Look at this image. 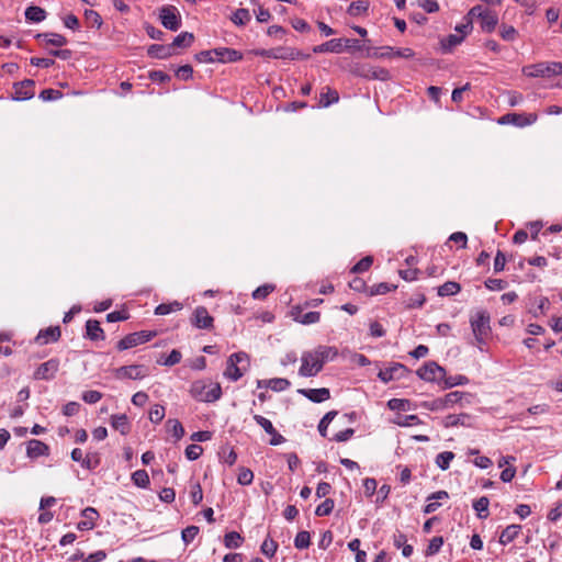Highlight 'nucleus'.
<instances>
[{
  "label": "nucleus",
  "instance_id": "1",
  "mask_svg": "<svg viewBox=\"0 0 562 562\" xmlns=\"http://www.w3.org/2000/svg\"><path fill=\"white\" fill-rule=\"evenodd\" d=\"M338 350L333 346L319 345L313 350L304 351L301 356L299 374L305 378L315 376L326 362L337 358Z\"/></svg>",
  "mask_w": 562,
  "mask_h": 562
},
{
  "label": "nucleus",
  "instance_id": "2",
  "mask_svg": "<svg viewBox=\"0 0 562 562\" xmlns=\"http://www.w3.org/2000/svg\"><path fill=\"white\" fill-rule=\"evenodd\" d=\"M470 325L475 339V344L480 350H483L484 345L492 334L491 316L485 310H477L470 316Z\"/></svg>",
  "mask_w": 562,
  "mask_h": 562
},
{
  "label": "nucleus",
  "instance_id": "3",
  "mask_svg": "<svg viewBox=\"0 0 562 562\" xmlns=\"http://www.w3.org/2000/svg\"><path fill=\"white\" fill-rule=\"evenodd\" d=\"M190 394L193 398L200 402H215L220 400L222 395V389L220 383L198 380L191 384Z\"/></svg>",
  "mask_w": 562,
  "mask_h": 562
},
{
  "label": "nucleus",
  "instance_id": "4",
  "mask_svg": "<svg viewBox=\"0 0 562 562\" xmlns=\"http://www.w3.org/2000/svg\"><path fill=\"white\" fill-rule=\"evenodd\" d=\"M249 368V357L246 352L239 351L229 356L224 375L232 380H239Z\"/></svg>",
  "mask_w": 562,
  "mask_h": 562
},
{
  "label": "nucleus",
  "instance_id": "5",
  "mask_svg": "<svg viewBox=\"0 0 562 562\" xmlns=\"http://www.w3.org/2000/svg\"><path fill=\"white\" fill-rule=\"evenodd\" d=\"M156 336V331L140 330L132 333L123 337L116 345L119 350H127L138 345L151 340Z\"/></svg>",
  "mask_w": 562,
  "mask_h": 562
},
{
  "label": "nucleus",
  "instance_id": "6",
  "mask_svg": "<svg viewBox=\"0 0 562 562\" xmlns=\"http://www.w3.org/2000/svg\"><path fill=\"white\" fill-rule=\"evenodd\" d=\"M417 375L428 382H443L446 370L435 361H428L417 370Z\"/></svg>",
  "mask_w": 562,
  "mask_h": 562
},
{
  "label": "nucleus",
  "instance_id": "7",
  "mask_svg": "<svg viewBox=\"0 0 562 562\" xmlns=\"http://www.w3.org/2000/svg\"><path fill=\"white\" fill-rule=\"evenodd\" d=\"M521 72L529 78H550L554 76V69H552V61H541L524 66Z\"/></svg>",
  "mask_w": 562,
  "mask_h": 562
},
{
  "label": "nucleus",
  "instance_id": "8",
  "mask_svg": "<svg viewBox=\"0 0 562 562\" xmlns=\"http://www.w3.org/2000/svg\"><path fill=\"white\" fill-rule=\"evenodd\" d=\"M161 24L171 31H177L181 25V16L179 10L173 5L162 7L160 10Z\"/></svg>",
  "mask_w": 562,
  "mask_h": 562
},
{
  "label": "nucleus",
  "instance_id": "9",
  "mask_svg": "<svg viewBox=\"0 0 562 562\" xmlns=\"http://www.w3.org/2000/svg\"><path fill=\"white\" fill-rule=\"evenodd\" d=\"M353 72L366 79H375L381 81L389 80L391 77L387 69L370 65H359L355 68Z\"/></svg>",
  "mask_w": 562,
  "mask_h": 562
},
{
  "label": "nucleus",
  "instance_id": "10",
  "mask_svg": "<svg viewBox=\"0 0 562 562\" xmlns=\"http://www.w3.org/2000/svg\"><path fill=\"white\" fill-rule=\"evenodd\" d=\"M148 375L147 369L144 366L139 364H131L120 367L114 370V376L116 379H131V380H142Z\"/></svg>",
  "mask_w": 562,
  "mask_h": 562
},
{
  "label": "nucleus",
  "instance_id": "11",
  "mask_svg": "<svg viewBox=\"0 0 562 562\" xmlns=\"http://www.w3.org/2000/svg\"><path fill=\"white\" fill-rule=\"evenodd\" d=\"M256 55L268 57V58H274V59H296L301 57V53L292 49V48H284V47H277L271 49H258L255 52Z\"/></svg>",
  "mask_w": 562,
  "mask_h": 562
},
{
  "label": "nucleus",
  "instance_id": "12",
  "mask_svg": "<svg viewBox=\"0 0 562 562\" xmlns=\"http://www.w3.org/2000/svg\"><path fill=\"white\" fill-rule=\"evenodd\" d=\"M59 364L60 363L58 359H49L37 367V369L34 371L33 378L35 380H52L58 372Z\"/></svg>",
  "mask_w": 562,
  "mask_h": 562
},
{
  "label": "nucleus",
  "instance_id": "13",
  "mask_svg": "<svg viewBox=\"0 0 562 562\" xmlns=\"http://www.w3.org/2000/svg\"><path fill=\"white\" fill-rule=\"evenodd\" d=\"M538 116L537 114L529 113V114H518V113H508L506 115H503L499 120V124H513L519 127H525L528 125L533 124L537 121Z\"/></svg>",
  "mask_w": 562,
  "mask_h": 562
},
{
  "label": "nucleus",
  "instance_id": "14",
  "mask_svg": "<svg viewBox=\"0 0 562 562\" xmlns=\"http://www.w3.org/2000/svg\"><path fill=\"white\" fill-rule=\"evenodd\" d=\"M191 323L196 328L211 329L213 328L214 318L204 306H198L192 314Z\"/></svg>",
  "mask_w": 562,
  "mask_h": 562
},
{
  "label": "nucleus",
  "instance_id": "15",
  "mask_svg": "<svg viewBox=\"0 0 562 562\" xmlns=\"http://www.w3.org/2000/svg\"><path fill=\"white\" fill-rule=\"evenodd\" d=\"M202 55H214L216 60L223 63H234L243 58V54L233 48H215L213 50L202 52Z\"/></svg>",
  "mask_w": 562,
  "mask_h": 562
},
{
  "label": "nucleus",
  "instance_id": "16",
  "mask_svg": "<svg viewBox=\"0 0 562 562\" xmlns=\"http://www.w3.org/2000/svg\"><path fill=\"white\" fill-rule=\"evenodd\" d=\"M34 81L31 79L23 80L21 82H16L13 86L14 90V100H29L34 95Z\"/></svg>",
  "mask_w": 562,
  "mask_h": 562
},
{
  "label": "nucleus",
  "instance_id": "17",
  "mask_svg": "<svg viewBox=\"0 0 562 562\" xmlns=\"http://www.w3.org/2000/svg\"><path fill=\"white\" fill-rule=\"evenodd\" d=\"M405 370L406 369L403 364L392 363L391 366L381 369L378 373V376L381 381L387 383L392 380L400 379L404 374Z\"/></svg>",
  "mask_w": 562,
  "mask_h": 562
},
{
  "label": "nucleus",
  "instance_id": "18",
  "mask_svg": "<svg viewBox=\"0 0 562 562\" xmlns=\"http://www.w3.org/2000/svg\"><path fill=\"white\" fill-rule=\"evenodd\" d=\"M26 454L31 459L49 454V447L37 439H31L26 442Z\"/></svg>",
  "mask_w": 562,
  "mask_h": 562
},
{
  "label": "nucleus",
  "instance_id": "19",
  "mask_svg": "<svg viewBox=\"0 0 562 562\" xmlns=\"http://www.w3.org/2000/svg\"><path fill=\"white\" fill-rule=\"evenodd\" d=\"M299 392L314 403H322L330 397V392L327 387L303 389Z\"/></svg>",
  "mask_w": 562,
  "mask_h": 562
},
{
  "label": "nucleus",
  "instance_id": "20",
  "mask_svg": "<svg viewBox=\"0 0 562 562\" xmlns=\"http://www.w3.org/2000/svg\"><path fill=\"white\" fill-rule=\"evenodd\" d=\"M314 53H336L339 54L344 52V40L342 38H334L328 42H325L321 45H317L313 48Z\"/></svg>",
  "mask_w": 562,
  "mask_h": 562
},
{
  "label": "nucleus",
  "instance_id": "21",
  "mask_svg": "<svg viewBox=\"0 0 562 562\" xmlns=\"http://www.w3.org/2000/svg\"><path fill=\"white\" fill-rule=\"evenodd\" d=\"M81 516L85 518L79 521L77 528L79 530H90L94 527V522L99 517L98 512L92 507H87L81 512Z\"/></svg>",
  "mask_w": 562,
  "mask_h": 562
},
{
  "label": "nucleus",
  "instance_id": "22",
  "mask_svg": "<svg viewBox=\"0 0 562 562\" xmlns=\"http://www.w3.org/2000/svg\"><path fill=\"white\" fill-rule=\"evenodd\" d=\"M480 20L482 30L487 33L493 32L498 23L497 14L488 9H485V11L480 16Z\"/></svg>",
  "mask_w": 562,
  "mask_h": 562
},
{
  "label": "nucleus",
  "instance_id": "23",
  "mask_svg": "<svg viewBox=\"0 0 562 562\" xmlns=\"http://www.w3.org/2000/svg\"><path fill=\"white\" fill-rule=\"evenodd\" d=\"M448 497H449V495H448V493L446 491H438V492L432 493L427 498V504H426V506L424 508V513L425 514H430V513L436 512L441 506L439 501L440 499H447Z\"/></svg>",
  "mask_w": 562,
  "mask_h": 562
},
{
  "label": "nucleus",
  "instance_id": "24",
  "mask_svg": "<svg viewBox=\"0 0 562 562\" xmlns=\"http://www.w3.org/2000/svg\"><path fill=\"white\" fill-rule=\"evenodd\" d=\"M60 337L59 327H48L44 330H41L36 336V341L41 345H45L48 342L57 341Z\"/></svg>",
  "mask_w": 562,
  "mask_h": 562
},
{
  "label": "nucleus",
  "instance_id": "25",
  "mask_svg": "<svg viewBox=\"0 0 562 562\" xmlns=\"http://www.w3.org/2000/svg\"><path fill=\"white\" fill-rule=\"evenodd\" d=\"M339 101V94L336 90L325 87L319 94V106L327 108Z\"/></svg>",
  "mask_w": 562,
  "mask_h": 562
},
{
  "label": "nucleus",
  "instance_id": "26",
  "mask_svg": "<svg viewBox=\"0 0 562 562\" xmlns=\"http://www.w3.org/2000/svg\"><path fill=\"white\" fill-rule=\"evenodd\" d=\"M111 426L120 431L122 435L128 434L131 429V425L128 418L125 414L112 415L111 416Z\"/></svg>",
  "mask_w": 562,
  "mask_h": 562
},
{
  "label": "nucleus",
  "instance_id": "27",
  "mask_svg": "<svg viewBox=\"0 0 562 562\" xmlns=\"http://www.w3.org/2000/svg\"><path fill=\"white\" fill-rule=\"evenodd\" d=\"M87 336L91 340H101L104 338L103 329L100 326V323L95 319H89L86 323Z\"/></svg>",
  "mask_w": 562,
  "mask_h": 562
},
{
  "label": "nucleus",
  "instance_id": "28",
  "mask_svg": "<svg viewBox=\"0 0 562 562\" xmlns=\"http://www.w3.org/2000/svg\"><path fill=\"white\" fill-rule=\"evenodd\" d=\"M521 526L520 525H509L507 526L499 536V542L502 544H507L514 541L518 535L520 533Z\"/></svg>",
  "mask_w": 562,
  "mask_h": 562
},
{
  "label": "nucleus",
  "instance_id": "29",
  "mask_svg": "<svg viewBox=\"0 0 562 562\" xmlns=\"http://www.w3.org/2000/svg\"><path fill=\"white\" fill-rule=\"evenodd\" d=\"M267 386L273 391H284L290 386V382L286 379L274 378L268 381H258V387Z\"/></svg>",
  "mask_w": 562,
  "mask_h": 562
},
{
  "label": "nucleus",
  "instance_id": "30",
  "mask_svg": "<svg viewBox=\"0 0 562 562\" xmlns=\"http://www.w3.org/2000/svg\"><path fill=\"white\" fill-rule=\"evenodd\" d=\"M194 41V36L192 33H189V32H182L180 33L178 36L175 37L173 42L170 44V46L172 47V52L175 53V50L177 48H183V47H189L191 46V44L193 43Z\"/></svg>",
  "mask_w": 562,
  "mask_h": 562
},
{
  "label": "nucleus",
  "instance_id": "31",
  "mask_svg": "<svg viewBox=\"0 0 562 562\" xmlns=\"http://www.w3.org/2000/svg\"><path fill=\"white\" fill-rule=\"evenodd\" d=\"M183 308V304L179 301H173L170 303H161L155 308L156 315H167L173 312L181 311Z\"/></svg>",
  "mask_w": 562,
  "mask_h": 562
},
{
  "label": "nucleus",
  "instance_id": "32",
  "mask_svg": "<svg viewBox=\"0 0 562 562\" xmlns=\"http://www.w3.org/2000/svg\"><path fill=\"white\" fill-rule=\"evenodd\" d=\"M173 54L172 47L170 45H151L148 48V55L156 58H167Z\"/></svg>",
  "mask_w": 562,
  "mask_h": 562
},
{
  "label": "nucleus",
  "instance_id": "33",
  "mask_svg": "<svg viewBox=\"0 0 562 562\" xmlns=\"http://www.w3.org/2000/svg\"><path fill=\"white\" fill-rule=\"evenodd\" d=\"M463 35L460 34H450L447 37L440 41L441 48L445 52H451L453 47L461 44L463 42Z\"/></svg>",
  "mask_w": 562,
  "mask_h": 562
},
{
  "label": "nucleus",
  "instance_id": "34",
  "mask_svg": "<svg viewBox=\"0 0 562 562\" xmlns=\"http://www.w3.org/2000/svg\"><path fill=\"white\" fill-rule=\"evenodd\" d=\"M45 16H46L45 10L40 7L32 5L25 10L26 20L35 22V23L42 22L45 19Z\"/></svg>",
  "mask_w": 562,
  "mask_h": 562
},
{
  "label": "nucleus",
  "instance_id": "35",
  "mask_svg": "<svg viewBox=\"0 0 562 562\" xmlns=\"http://www.w3.org/2000/svg\"><path fill=\"white\" fill-rule=\"evenodd\" d=\"M168 432L172 434L176 440H179L184 435V428L178 419H168L166 423Z\"/></svg>",
  "mask_w": 562,
  "mask_h": 562
},
{
  "label": "nucleus",
  "instance_id": "36",
  "mask_svg": "<svg viewBox=\"0 0 562 562\" xmlns=\"http://www.w3.org/2000/svg\"><path fill=\"white\" fill-rule=\"evenodd\" d=\"M460 290H461V286L459 283L453 282V281H448L438 288V294L440 296H449V295H454V294L459 293Z\"/></svg>",
  "mask_w": 562,
  "mask_h": 562
},
{
  "label": "nucleus",
  "instance_id": "37",
  "mask_svg": "<svg viewBox=\"0 0 562 562\" xmlns=\"http://www.w3.org/2000/svg\"><path fill=\"white\" fill-rule=\"evenodd\" d=\"M85 21L88 26L100 29L102 26V18L101 15L93 10H86L85 11Z\"/></svg>",
  "mask_w": 562,
  "mask_h": 562
},
{
  "label": "nucleus",
  "instance_id": "38",
  "mask_svg": "<svg viewBox=\"0 0 562 562\" xmlns=\"http://www.w3.org/2000/svg\"><path fill=\"white\" fill-rule=\"evenodd\" d=\"M490 501L487 497L482 496L474 501L473 508L476 510L480 518H486L488 516Z\"/></svg>",
  "mask_w": 562,
  "mask_h": 562
},
{
  "label": "nucleus",
  "instance_id": "39",
  "mask_svg": "<svg viewBox=\"0 0 562 562\" xmlns=\"http://www.w3.org/2000/svg\"><path fill=\"white\" fill-rule=\"evenodd\" d=\"M37 37H43L47 44L58 47L64 46L67 43L66 37L57 33L38 34Z\"/></svg>",
  "mask_w": 562,
  "mask_h": 562
},
{
  "label": "nucleus",
  "instance_id": "40",
  "mask_svg": "<svg viewBox=\"0 0 562 562\" xmlns=\"http://www.w3.org/2000/svg\"><path fill=\"white\" fill-rule=\"evenodd\" d=\"M454 459V453L451 451H443L436 457V464L441 470H448L450 462Z\"/></svg>",
  "mask_w": 562,
  "mask_h": 562
},
{
  "label": "nucleus",
  "instance_id": "41",
  "mask_svg": "<svg viewBox=\"0 0 562 562\" xmlns=\"http://www.w3.org/2000/svg\"><path fill=\"white\" fill-rule=\"evenodd\" d=\"M133 483L142 488H146L149 485V476L145 470H137L132 474Z\"/></svg>",
  "mask_w": 562,
  "mask_h": 562
},
{
  "label": "nucleus",
  "instance_id": "42",
  "mask_svg": "<svg viewBox=\"0 0 562 562\" xmlns=\"http://www.w3.org/2000/svg\"><path fill=\"white\" fill-rule=\"evenodd\" d=\"M549 306V300L544 296H539L535 299V307L530 310L535 317L542 315L546 313Z\"/></svg>",
  "mask_w": 562,
  "mask_h": 562
},
{
  "label": "nucleus",
  "instance_id": "43",
  "mask_svg": "<svg viewBox=\"0 0 562 562\" xmlns=\"http://www.w3.org/2000/svg\"><path fill=\"white\" fill-rule=\"evenodd\" d=\"M232 21L236 25H245L250 21V13L247 9H238L233 13Z\"/></svg>",
  "mask_w": 562,
  "mask_h": 562
},
{
  "label": "nucleus",
  "instance_id": "44",
  "mask_svg": "<svg viewBox=\"0 0 562 562\" xmlns=\"http://www.w3.org/2000/svg\"><path fill=\"white\" fill-rule=\"evenodd\" d=\"M241 542L243 537L236 531H231L224 537V543L227 548H238L241 546Z\"/></svg>",
  "mask_w": 562,
  "mask_h": 562
},
{
  "label": "nucleus",
  "instance_id": "45",
  "mask_svg": "<svg viewBox=\"0 0 562 562\" xmlns=\"http://www.w3.org/2000/svg\"><path fill=\"white\" fill-rule=\"evenodd\" d=\"M334 501L330 498H326L322 504H319L315 509V515L323 517L328 516L334 509Z\"/></svg>",
  "mask_w": 562,
  "mask_h": 562
},
{
  "label": "nucleus",
  "instance_id": "46",
  "mask_svg": "<svg viewBox=\"0 0 562 562\" xmlns=\"http://www.w3.org/2000/svg\"><path fill=\"white\" fill-rule=\"evenodd\" d=\"M517 30L512 25L503 24L499 29V35L504 41L513 42L517 38Z\"/></svg>",
  "mask_w": 562,
  "mask_h": 562
},
{
  "label": "nucleus",
  "instance_id": "47",
  "mask_svg": "<svg viewBox=\"0 0 562 562\" xmlns=\"http://www.w3.org/2000/svg\"><path fill=\"white\" fill-rule=\"evenodd\" d=\"M464 393L459 391H453L448 394H446L443 397H441L442 403L445 405V408H448L452 406L453 404L460 402L463 397Z\"/></svg>",
  "mask_w": 562,
  "mask_h": 562
},
{
  "label": "nucleus",
  "instance_id": "48",
  "mask_svg": "<svg viewBox=\"0 0 562 562\" xmlns=\"http://www.w3.org/2000/svg\"><path fill=\"white\" fill-rule=\"evenodd\" d=\"M276 286L273 284H263L261 286H258L252 292V297L255 300H265L271 292H273Z\"/></svg>",
  "mask_w": 562,
  "mask_h": 562
},
{
  "label": "nucleus",
  "instance_id": "49",
  "mask_svg": "<svg viewBox=\"0 0 562 562\" xmlns=\"http://www.w3.org/2000/svg\"><path fill=\"white\" fill-rule=\"evenodd\" d=\"M165 417V407L162 405H154L149 411V419L151 423L159 424Z\"/></svg>",
  "mask_w": 562,
  "mask_h": 562
},
{
  "label": "nucleus",
  "instance_id": "50",
  "mask_svg": "<svg viewBox=\"0 0 562 562\" xmlns=\"http://www.w3.org/2000/svg\"><path fill=\"white\" fill-rule=\"evenodd\" d=\"M419 423H420V420H419L418 416H416V415L397 416L396 419L394 420V424L402 426V427L417 425Z\"/></svg>",
  "mask_w": 562,
  "mask_h": 562
},
{
  "label": "nucleus",
  "instance_id": "51",
  "mask_svg": "<svg viewBox=\"0 0 562 562\" xmlns=\"http://www.w3.org/2000/svg\"><path fill=\"white\" fill-rule=\"evenodd\" d=\"M369 8V4L367 1H356V2H352L349 8H348V13L350 15H360L362 13H364Z\"/></svg>",
  "mask_w": 562,
  "mask_h": 562
},
{
  "label": "nucleus",
  "instance_id": "52",
  "mask_svg": "<svg viewBox=\"0 0 562 562\" xmlns=\"http://www.w3.org/2000/svg\"><path fill=\"white\" fill-rule=\"evenodd\" d=\"M469 382L468 378L461 374L454 376H446L443 379V384L446 387H452L456 385H464Z\"/></svg>",
  "mask_w": 562,
  "mask_h": 562
},
{
  "label": "nucleus",
  "instance_id": "53",
  "mask_svg": "<svg viewBox=\"0 0 562 562\" xmlns=\"http://www.w3.org/2000/svg\"><path fill=\"white\" fill-rule=\"evenodd\" d=\"M384 49H389L392 52V55L394 57H400V58H413L415 56V53L412 48L409 47H403V48H393V47H390V46H386L384 47Z\"/></svg>",
  "mask_w": 562,
  "mask_h": 562
},
{
  "label": "nucleus",
  "instance_id": "54",
  "mask_svg": "<svg viewBox=\"0 0 562 562\" xmlns=\"http://www.w3.org/2000/svg\"><path fill=\"white\" fill-rule=\"evenodd\" d=\"M310 543L311 537L307 531H300L294 539V546L297 549H306L308 548Z\"/></svg>",
  "mask_w": 562,
  "mask_h": 562
},
{
  "label": "nucleus",
  "instance_id": "55",
  "mask_svg": "<svg viewBox=\"0 0 562 562\" xmlns=\"http://www.w3.org/2000/svg\"><path fill=\"white\" fill-rule=\"evenodd\" d=\"M337 415L336 412H328L319 422L318 424V431L323 437H326L327 428L330 424V422L334 419V417Z\"/></svg>",
  "mask_w": 562,
  "mask_h": 562
},
{
  "label": "nucleus",
  "instance_id": "56",
  "mask_svg": "<svg viewBox=\"0 0 562 562\" xmlns=\"http://www.w3.org/2000/svg\"><path fill=\"white\" fill-rule=\"evenodd\" d=\"M278 544L272 539H266L261 544V552L267 557H273L277 552Z\"/></svg>",
  "mask_w": 562,
  "mask_h": 562
},
{
  "label": "nucleus",
  "instance_id": "57",
  "mask_svg": "<svg viewBox=\"0 0 562 562\" xmlns=\"http://www.w3.org/2000/svg\"><path fill=\"white\" fill-rule=\"evenodd\" d=\"M372 262H373L372 257L367 256V257L362 258L358 263H356L352 267L351 271L353 273L364 272V271H367L371 267Z\"/></svg>",
  "mask_w": 562,
  "mask_h": 562
},
{
  "label": "nucleus",
  "instance_id": "58",
  "mask_svg": "<svg viewBox=\"0 0 562 562\" xmlns=\"http://www.w3.org/2000/svg\"><path fill=\"white\" fill-rule=\"evenodd\" d=\"M443 544V538L442 537H434L429 544H428V548L426 550V554L427 555H434L436 553L439 552V550L441 549Z\"/></svg>",
  "mask_w": 562,
  "mask_h": 562
},
{
  "label": "nucleus",
  "instance_id": "59",
  "mask_svg": "<svg viewBox=\"0 0 562 562\" xmlns=\"http://www.w3.org/2000/svg\"><path fill=\"white\" fill-rule=\"evenodd\" d=\"M485 286L491 291H501L507 288V282L502 279H487L485 281Z\"/></svg>",
  "mask_w": 562,
  "mask_h": 562
},
{
  "label": "nucleus",
  "instance_id": "60",
  "mask_svg": "<svg viewBox=\"0 0 562 562\" xmlns=\"http://www.w3.org/2000/svg\"><path fill=\"white\" fill-rule=\"evenodd\" d=\"M252 480H254V473L249 469H245V468L240 469L238 476H237V482L240 485H249V484H251Z\"/></svg>",
  "mask_w": 562,
  "mask_h": 562
},
{
  "label": "nucleus",
  "instance_id": "61",
  "mask_svg": "<svg viewBox=\"0 0 562 562\" xmlns=\"http://www.w3.org/2000/svg\"><path fill=\"white\" fill-rule=\"evenodd\" d=\"M254 419L260 427H262L265 429V431L268 435L274 432L276 428L273 427L272 423L268 418L256 414V415H254Z\"/></svg>",
  "mask_w": 562,
  "mask_h": 562
},
{
  "label": "nucleus",
  "instance_id": "62",
  "mask_svg": "<svg viewBox=\"0 0 562 562\" xmlns=\"http://www.w3.org/2000/svg\"><path fill=\"white\" fill-rule=\"evenodd\" d=\"M319 319H321L319 312H307L302 315L300 324H302V325L316 324L319 322Z\"/></svg>",
  "mask_w": 562,
  "mask_h": 562
},
{
  "label": "nucleus",
  "instance_id": "63",
  "mask_svg": "<svg viewBox=\"0 0 562 562\" xmlns=\"http://www.w3.org/2000/svg\"><path fill=\"white\" fill-rule=\"evenodd\" d=\"M199 533V528L196 526H189L186 529L182 530V540L186 544H189L193 541V539Z\"/></svg>",
  "mask_w": 562,
  "mask_h": 562
},
{
  "label": "nucleus",
  "instance_id": "64",
  "mask_svg": "<svg viewBox=\"0 0 562 562\" xmlns=\"http://www.w3.org/2000/svg\"><path fill=\"white\" fill-rule=\"evenodd\" d=\"M63 97V93L59 90L55 89H45L40 93V98L43 101H54L58 100Z\"/></svg>",
  "mask_w": 562,
  "mask_h": 562
}]
</instances>
